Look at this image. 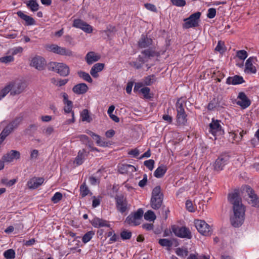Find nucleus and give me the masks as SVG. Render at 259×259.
Here are the masks:
<instances>
[{
    "label": "nucleus",
    "mask_w": 259,
    "mask_h": 259,
    "mask_svg": "<svg viewBox=\"0 0 259 259\" xmlns=\"http://www.w3.org/2000/svg\"><path fill=\"white\" fill-rule=\"evenodd\" d=\"M158 243L161 246L168 248L172 245V241L167 239H160L158 241Z\"/></svg>",
    "instance_id": "40"
},
{
    "label": "nucleus",
    "mask_w": 259,
    "mask_h": 259,
    "mask_svg": "<svg viewBox=\"0 0 259 259\" xmlns=\"http://www.w3.org/2000/svg\"><path fill=\"white\" fill-rule=\"evenodd\" d=\"M176 254L182 257H185L188 255V251L187 248H177L176 249Z\"/></svg>",
    "instance_id": "44"
},
{
    "label": "nucleus",
    "mask_w": 259,
    "mask_h": 259,
    "mask_svg": "<svg viewBox=\"0 0 259 259\" xmlns=\"http://www.w3.org/2000/svg\"><path fill=\"white\" fill-rule=\"evenodd\" d=\"M254 58L253 57L249 58L246 61L245 63V71L247 73H255L256 69L255 67L253 66L252 63Z\"/></svg>",
    "instance_id": "21"
},
{
    "label": "nucleus",
    "mask_w": 259,
    "mask_h": 259,
    "mask_svg": "<svg viewBox=\"0 0 259 259\" xmlns=\"http://www.w3.org/2000/svg\"><path fill=\"white\" fill-rule=\"evenodd\" d=\"M152 39L147 37L142 36L140 39L138 45L141 48H145L152 45Z\"/></svg>",
    "instance_id": "28"
},
{
    "label": "nucleus",
    "mask_w": 259,
    "mask_h": 259,
    "mask_svg": "<svg viewBox=\"0 0 259 259\" xmlns=\"http://www.w3.org/2000/svg\"><path fill=\"white\" fill-rule=\"evenodd\" d=\"M80 195L82 197H84L89 194H92V193L90 192L89 188L87 186L85 182H84L82 184H81L80 186Z\"/></svg>",
    "instance_id": "36"
},
{
    "label": "nucleus",
    "mask_w": 259,
    "mask_h": 259,
    "mask_svg": "<svg viewBox=\"0 0 259 259\" xmlns=\"http://www.w3.org/2000/svg\"><path fill=\"white\" fill-rule=\"evenodd\" d=\"M13 130L8 125L2 131L3 134L6 135L7 136L9 135Z\"/></svg>",
    "instance_id": "61"
},
{
    "label": "nucleus",
    "mask_w": 259,
    "mask_h": 259,
    "mask_svg": "<svg viewBox=\"0 0 259 259\" xmlns=\"http://www.w3.org/2000/svg\"><path fill=\"white\" fill-rule=\"evenodd\" d=\"M13 60L14 57L11 55L3 57L0 58V61L4 63H8L12 62Z\"/></svg>",
    "instance_id": "53"
},
{
    "label": "nucleus",
    "mask_w": 259,
    "mask_h": 259,
    "mask_svg": "<svg viewBox=\"0 0 259 259\" xmlns=\"http://www.w3.org/2000/svg\"><path fill=\"white\" fill-rule=\"evenodd\" d=\"M142 54L144 55L145 57L144 58H145V60L159 56V53L152 48L143 50L142 52Z\"/></svg>",
    "instance_id": "24"
},
{
    "label": "nucleus",
    "mask_w": 259,
    "mask_h": 259,
    "mask_svg": "<svg viewBox=\"0 0 259 259\" xmlns=\"http://www.w3.org/2000/svg\"><path fill=\"white\" fill-rule=\"evenodd\" d=\"M173 5L178 7H183L186 5L185 0H171Z\"/></svg>",
    "instance_id": "56"
},
{
    "label": "nucleus",
    "mask_w": 259,
    "mask_h": 259,
    "mask_svg": "<svg viewBox=\"0 0 259 259\" xmlns=\"http://www.w3.org/2000/svg\"><path fill=\"white\" fill-rule=\"evenodd\" d=\"M220 122V121L213 119L209 125V132L214 136L221 135L224 133Z\"/></svg>",
    "instance_id": "12"
},
{
    "label": "nucleus",
    "mask_w": 259,
    "mask_h": 259,
    "mask_svg": "<svg viewBox=\"0 0 259 259\" xmlns=\"http://www.w3.org/2000/svg\"><path fill=\"white\" fill-rule=\"evenodd\" d=\"M228 200L233 205V215L230 218L231 224L234 227H239L244 222L245 207L237 192L229 194Z\"/></svg>",
    "instance_id": "1"
},
{
    "label": "nucleus",
    "mask_w": 259,
    "mask_h": 259,
    "mask_svg": "<svg viewBox=\"0 0 259 259\" xmlns=\"http://www.w3.org/2000/svg\"><path fill=\"white\" fill-rule=\"evenodd\" d=\"M44 182L43 178L33 177L27 182V186L30 189H34L39 187Z\"/></svg>",
    "instance_id": "18"
},
{
    "label": "nucleus",
    "mask_w": 259,
    "mask_h": 259,
    "mask_svg": "<svg viewBox=\"0 0 259 259\" xmlns=\"http://www.w3.org/2000/svg\"><path fill=\"white\" fill-rule=\"evenodd\" d=\"M216 15V10L214 8H211L208 10V13L207 14V17L208 18H213Z\"/></svg>",
    "instance_id": "54"
},
{
    "label": "nucleus",
    "mask_w": 259,
    "mask_h": 259,
    "mask_svg": "<svg viewBox=\"0 0 259 259\" xmlns=\"http://www.w3.org/2000/svg\"><path fill=\"white\" fill-rule=\"evenodd\" d=\"M48 68L49 70L55 71L62 76H67L70 72L68 66L63 63L50 62L48 65Z\"/></svg>",
    "instance_id": "3"
},
{
    "label": "nucleus",
    "mask_w": 259,
    "mask_h": 259,
    "mask_svg": "<svg viewBox=\"0 0 259 259\" xmlns=\"http://www.w3.org/2000/svg\"><path fill=\"white\" fill-rule=\"evenodd\" d=\"M120 236L123 240L130 239L132 236V232L127 230H123L121 232Z\"/></svg>",
    "instance_id": "47"
},
{
    "label": "nucleus",
    "mask_w": 259,
    "mask_h": 259,
    "mask_svg": "<svg viewBox=\"0 0 259 259\" xmlns=\"http://www.w3.org/2000/svg\"><path fill=\"white\" fill-rule=\"evenodd\" d=\"M215 51L220 52L221 54L224 53L225 51L224 44L221 41H219L215 49Z\"/></svg>",
    "instance_id": "48"
},
{
    "label": "nucleus",
    "mask_w": 259,
    "mask_h": 259,
    "mask_svg": "<svg viewBox=\"0 0 259 259\" xmlns=\"http://www.w3.org/2000/svg\"><path fill=\"white\" fill-rule=\"evenodd\" d=\"M61 96L63 99V103L64 104V112L66 113H71L72 116V119L67 120L66 121V124H70L71 123H73L75 121V119L74 117V112L72 111V102L68 100V95L66 93H62L61 94Z\"/></svg>",
    "instance_id": "5"
},
{
    "label": "nucleus",
    "mask_w": 259,
    "mask_h": 259,
    "mask_svg": "<svg viewBox=\"0 0 259 259\" xmlns=\"http://www.w3.org/2000/svg\"><path fill=\"white\" fill-rule=\"evenodd\" d=\"M81 117L83 121H86L90 122L92 120L89 115V111L87 109L83 110L81 113Z\"/></svg>",
    "instance_id": "42"
},
{
    "label": "nucleus",
    "mask_w": 259,
    "mask_h": 259,
    "mask_svg": "<svg viewBox=\"0 0 259 259\" xmlns=\"http://www.w3.org/2000/svg\"><path fill=\"white\" fill-rule=\"evenodd\" d=\"M104 67V64L103 63L95 64L91 68L90 71L91 74L94 77H97L98 75V73L101 71Z\"/></svg>",
    "instance_id": "27"
},
{
    "label": "nucleus",
    "mask_w": 259,
    "mask_h": 259,
    "mask_svg": "<svg viewBox=\"0 0 259 259\" xmlns=\"http://www.w3.org/2000/svg\"><path fill=\"white\" fill-rule=\"evenodd\" d=\"M85 151L84 149L79 150V152H78V155L77 157L75 158L74 161V162H75L77 165H80L83 163V159H84L85 157Z\"/></svg>",
    "instance_id": "34"
},
{
    "label": "nucleus",
    "mask_w": 259,
    "mask_h": 259,
    "mask_svg": "<svg viewBox=\"0 0 259 259\" xmlns=\"http://www.w3.org/2000/svg\"><path fill=\"white\" fill-rule=\"evenodd\" d=\"M186 105V100L185 99L181 98L178 100L176 103L177 111L185 110L184 107Z\"/></svg>",
    "instance_id": "37"
},
{
    "label": "nucleus",
    "mask_w": 259,
    "mask_h": 259,
    "mask_svg": "<svg viewBox=\"0 0 259 259\" xmlns=\"http://www.w3.org/2000/svg\"><path fill=\"white\" fill-rule=\"evenodd\" d=\"M125 222L132 226H137L140 224V222L134 216V214L129 215L125 220Z\"/></svg>",
    "instance_id": "32"
},
{
    "label": "nucleus",
    "mask_w": 259,
    "mask_h": 259,
    "mask_svg": "<svg viewBox=\"0 0 259 259\" xmlns=\"http://www.w3.org/2000/svg\"><path fill=\"white\" fill-rule=\"evenodd\" d=\"M177 120L179 124L184 125L187 121V114L185 110L177 111Z\"/></svg>",
    "instance_id": "26"
},
{
    "label": "nucleus",
    "mask_w": 259,
    "mask_h": 259,
    "mask_svg": "<svg viewBox=\"0 0 259 259\" xmlns=\"http://www.w3.org/2000/svg\"><path fill=\"white\" fill-rule=\"evenodd\" d=\"M27 8L32 12L37 11L39 9V5L36 0H30L26 3Z\"/></svg>",
    "instance_id": "33"
},
{
    "label": "nucleus",
    "mask_w": 259,
    "mask_h": 259,
    "mask_svg": "<svg viewBox=\"0 0 259 259\" xmlns=\"http://www.w3.org/2000/svg\"><path fill=\"white\" fill-rule=\"evenodd\" d=\"M201 16L199 12L195 13L190 16L188 18L185 19V22L183 25L184 28L188 29L198 26V21Z\"/></svg>",
    "instance_id": "7"
},
{
    "label": "nucleus",
    "mask_w": 259,
    "mask_h": 259,
    "mask_svg": "<svg viewBox=\"0 0 259 259\" xmlns=\"http://www.w3.org/2000/svg\"><path fill=\"white\" fill-rule=\"evenodd\" d=\"M22 119H23L22 117H17L8 125L14 131L15 129L18 127V126L22 122Z\"/></svg>",
    "instance_id": "35"
},
{
    "label": "nucleus",
    "mask_w": 259,
    "mask_h": 259,
    "mask_svg": "<svg viewBox=\"0 0 259 259\" xmlns=\"http://www.w3.org/2000/svg\"><path fill=\"white\" fill-rule=\"evenodd\" d=\"M154 161L152 159H149L144 161V165L150 170H152L154 168Z\"/></svg>",
    "instance_id": "52"
},
{
    "label": "nucleus",
    "mask_w": 259,
    "mask_h": 259,
    "mask_svg": "<svg viewBox=\"0 0 259 259\" xmlns=\"http://www.w3.org/2000/svg\"><path fill=\"white\" fill-rule=\"evenodd\" d=\"M141 93L143 95L144 97L146 99H150L151 96L150 95V89L148 87H144L140 90Z\"/></svg>",
    "instance_id": "46"
},
{
    "label": "nucleus",
    "mask_w": 259,
    "mask_h": 259,
    "mask_svg": "<svg viewBox=\"0 0 259 259\" xmlns=\"http://www.w3.org/2000/svg\"><path fill=\"white\" fill-rule=\"evenodd\" d=\"M246 133V131L244 132L243 130L241 131L239 133V136L238 137H237V134L234 133L233 134V135H234L233 138H234V140H236V141H240L242 140L243 135L244 134H245Z\"/></svg>",
    "instance_id": "60"
},
{
    "label": "nucleus",
    "mask_w": 259,
    "mask_h": 259,
    "mask_svg": "<svg viewBox=\"0 0 259 259\" xmlns=\"http://www.w3.org/2000/svg\"><path fill=\"white\" fill-rule=\"evenodd\" d=\"M142 228L147 231H150L153 229V225L152 223H145L142 225Z\"/></svg>",
    "instance_id": "62"
},
{
    "label": "nucleus",
    "mask_w": 259,
    "mask_h": 259,
    "mask_svg": "<svg viewBox=\"0 0 259 259\" xmlns=\"http://www.w3.org/2000/svg\"><path fill=\"white\" fill-rule=\"evenodd\" d=\"M186 209L190 212H194L195 211L192 202L190 200H188L186 201Z\"/></svg>",
    "instance_id": "58"
},
{
    "label": "nucleus",
    "mask_w": 259,
    "mask_h": 259,
    "mask_svg": "<svg viewBox=\"0 0 259 259\" xmlns=\"http://www.w3.org/2000/svg\"><path fill=\"white\" fill-rule=\"evenodd\" d=\"M47 62L45 59L39 56H36L31 60L30 65L38 70H42L45 68Z\"/></svg>",
    "instance_id": "11"
},
{
    "label": "nucleus",
    "mask_w": 259,
    "mask_h": 259,
    "mask_svg": "<svg viewBox=\"0 0 259 259\" xmlns=\"http://www.w3.org/2000/svg\"><path fill=\"white\" fill-rule=\"evenodd\" d=\"M97 145L101 147H109L111 145V142L110 141H105L104 140H101L100 141L97 142Z\"/></svg>",
    "instance_id": "55"
},
{
    "label": "nucleus",
    "mask_w": 259,
    "mask_h": 259,
    "mask_svg": "<svg viewBox=\"0 0 259 259\" xmlns=\"http://www.w3.org/2000/svg\"><path fill=\"white\" fill-rule=\"evenodd\" d=\"M55 132V129L53 126L46 125L41 128L42 134L47 137L50 136Z\"/></svg>",
    "instance_id": "31"
},
{
    "label": "nucleus",
    "mask_w": 259,
    "mask_h": 259,
    "mask_svg": "<svg viewBox=\"0 0 259 259\" xmlns=\"http://www.w3.org/2000/svg\"><path fill=\"white\" fill-rule=\"evenodd\" d=\"M195 225L198 232L201 234L205 236L211 234V228L205 221L196 220L195 221Z\"/></svg>",
    "instance_id": "9"
},
{
    "label": "nucleus",
    "mask_w": 259,
    "mask_h": 259,
    "mask_svg": "<svg viewBox=\"0 0 259 259\" xmlns=\"http://www.w3.org/2000/svg\"><path fill=\"white\" fill-rule=\"evenodd\" d=\"M244 82L243 77L241 76L236 75L232 77H229L227 79L226 83L228 84L236 85L241 84Z\"/></svg>",
    "instance_id": "20"
},
{
    "label": "nucleus",
    "mask_w": 259,
    "mask_h": 259,
    "mask_svg": "<svg viewBox=\"0 0 259 259\" xmlns=\"http://www.w3.org/2000/svg\"><path fill=\"white\" fill-rule=\"evenodd\" d=\"M244 190L247 193L250 200L248 203L250 204L252 206L258 207L259 206V199L257 196L255 194L253 190L249 186H246Z\"/></svg>",
    "instance_id": "10"
},
{
    "label": "nucleus",
    "mask_w": 259,
    "mask_h": 259,
    "mask_svg": "<svg viewBox=\"0 0 259 259\" xmlns=\"http://www.w3.org/2000/svg\"><path fill=\"white\" fill-rule=\"evenodd\" d=\"M93 231H89L86 233L82 237V241L84 243L88 242L92 238L94 235Z\"/></svg>",
    "instance_id": "43"
},
{
    "label": "nucleus",
    "mask_w": 259,
    "mask_h": 259,
    "mask_svg": "<svg viewBox=\"0 0 259 259\" xmlns=\"http://www.w3.org/2000/svg\"><path fill=\"white\" fill-rule=\"evenodd\" d=\"M20 157V153L18 151L12 150L3 156L2 160L6 162H11L14 159H19Z\"/></svg>",
    "instance_id": "17"
},
{
    "label": "nucleus",
    "mask_w": 259,
    "mask_h": 259,
    "mask_svg": "<svg viewBox=\"0 0 259 259\" xmlns=\"http://www.w3.org/2000/svg\"><path fill=\"white\" fill-rule=\"evenodd\" d=\"M163 200V195L161 192V188L160 186H156L152 190L151 207L155 210L159 209L162 204Z\"/></svg>",
    "instance_id": "2"
},
{
    "label": "nucleus",
    "mask_w": 259,
    "mask_h": 259,
    "mask_svg": "<svg viewBox=\"0 0 259 259\" xmlns=\"http://www.w3.org/2000/svg\"><path fill=\"white\" fill-rule=\"evenodd\" d=\"M62 198V194L60 192H56L52 197V201L56 203L58 202Z\"/></svg>",
    "instance_id": "51"
},
{
    "label": "nucleus",
    "mask_w": 259,
    "mask_h": 259,
    "mask_svg": "<svg viewBox=\"0 0 259 259\" xmlns=\"http://www.w3.org/2000/svg\"><path fill=\"white\" fill-rule=\"evenodd\" d=\"M144 219L147 221H154L156 219V215L152 210H148L144 215Z\"/></svg>",
    "instance_id": "41"
},
{
    "label": "nucleus",
    "mask_w": 259,
    "mask_h": 259,
    "mask_svg": "<svg viewBox=\"0 0 259 259\" xmlns=\"http://www.w3.org/2000/svg\"><path fill=\"white\" fill-rule=\"evenodd\" d=\"M92 224L94 227L96 228H100L103 227H110V224L107 221L98 218H94L92 220Z\"/></svg>",
    "instance_id": "23"
},
{
    "label": "nucleus",
    "mask_w": 259,
    "mask_h": 259,
    "mask_svg": "<svg viewBox=\"0 0 259 259\" xmlns=\"http://www.w3.org/2000/svg\"><path fill=\"white\" fill-rule=\"evenodd\" d=\"M17 14L20 18L25 21V25H32L35 24V22L34 19L32 17L25 14L22 11L17 12Z\"/></svg>",
    "instance_id": "22"
},
{
    "label": "nucleus",
    "mask_w": 259,
    "mask_h": 259,
    "mask_svg": "<svg viewBox=\"0 0 259 259\" xmlns=\"http://www.w3.org/2000/svg\"><path fill=\"white\" fill-rule=\"evenodd\" d=\"M4 256L6 259H13L15 257V252L13 249H8L4 252Z\"/></svg>",
    "instance_id": "39"
},
{
    "label": "nucleus",
    "mask_w": 259,
    "mask_h": 259,
    "mask_svg": "<svg viewBox=\"0 0 259 259\" xmlns=\"http://www.w3.org/2000/svg\"><path fill=\"white\" fill-rule=\"evenodd\" d=\"M167 167L164 165L158 166L154 172V176L157 178H162L167 171Z\"/></svg>",
    "instance_id": "29"
},
{
    "label": "nucleus",
    "mask_w": 259,
    "mask_h": 259,
    "mask_svg": "<svg viewBox=\"0 0 259 259\" xmlns=\"http://www.w3.org/2000/svg\"><path fill=\"white\" fill-rule=\"evenodd\" d=\"M155 80V76L154 75H149L144 78V83L147 85L152 84Z\"/></svg>",
    "instance_id": "45"
},
{
    "label": "nucleus",
    "mask_w": 259,
    "mask_h": 259,
    "mask_svg": "<svg viewBox=\"0 0 259 259\" xmlns=\"http://www.w3.org/2000/svg\"><path fill=\"white\" fill-rule=\"evenodd\" d=\"M68 79H60L56 81V82H54V83L58 86L61 87L62 85H65L68 82Z\"/></svg>",
    "instance_id": "64"
},
{
    "label": "nucleus",
    "mask_w": 259,
    "mask_h": 259,
    "mask_svg": "<svg viewBox=\"0 0 259 259\" xmlns=\"http://www.w3.org/2000/svg\"><path fill=\"white\" fill-rule=\"evenodd\" d=\"M116 205L117 210L121 213H124L128 209L127 202L123 196H117L115 198Z\"/></svg>",
    "instance_id": "13"
},
{
    "label": "nucleus",
    "mask_w": 259,
    "mask_h": 259,
    "mask_svg": "<svg viewBox=\"0 0 259 259\" xmlns=\"http://www.w3.org/2000/svg\"><path fill=\"white\" fill-rule=\"evenodd\" d=\"M147 61V60H145V58L143 57L139 56L137 61H132L130 63V64L132 66L138 69L141 68L142 67L144 63Z\"/></svg>",
    "instance_id": "30"
},
{
    "label": "nucleus",
    "mask_w": 259,
    "mask_h": 259,
    "mask_svg": "<svg viewBox=\"0 0 259 259\" xmlns=\"http://www.w3.org/2000/svg\"><path fill=\"white\" fill-rule=\"evenodd\" d=\"M229 157L226 155L219 156L215 161L213 164L214 170L220 171L223 169L224 166L227 163Z\"/></svg>",
    "instance_id": "14"
},
{
    "label": "nucleus",
    "mask_w": 259,
    "mask_h": 259,
    "mask_svg": "<svg viewBox=\"0 0 259 259\" xmlns=\"http://www.w3.org/2000/svg\"><path fill=\"white\" fill-rule=\"evenodd\" d=\"M143 210L140 208L136 212H135L133 214L134 216L137 219V220L140 222L141 220L143 215Z\"/></svg>",
    "instance_id": "57"
},
{
    "label": "nucleus",
    "mask_w": 259,
    "mask_h": 259,
    "mask_svg": "<svg viewBox=\"0 0 259 259\" xmlns=\"http://www.w3.org/2000/svg\"><path fill=\"white\" fill-rule=\"evenodd\" d=\"M9 87L10 86H5V88L0 91V100L10 92V89Z\"/></svg>",
    "instance_id": "50"
},
{
    "label": "nucleus",
    "mask_w": 259,
    "mask_h": 259,
    "mask_svg": "<svg viewBox=\"0 0 259 259\" xmlns=\"http://www.w3.org/2000/svg\"><path fill=\"white\" fill-rule=\"evenodd\" d=\"M46 50L54 53L67 56H72L73 52L69 49L58 46L55 44L47 45L46 46Z\"/></svg>",
    "instance_id": "6"
},
{
    "label": "nucleus",
    "mask_w": 259,
    "mask_h": 259,
    "mask_svg": "<svg viewBox=\"0 0 259 259\" xmlns=\"http://www.w3.org/2000/svg\"><path fill=\"white\" fill-rule=\"evenodd\" d=\"M171 229L175 235L179 237L188 239H191L192 237L190 231L186 227L172 226Z\"/></svg>",
    "instance_id": "8"
},
{
    "label": "nucleus",
    "mask_w": 259,
    "mask_h": 259,
    "mask_svg": "<svg viewBox=\"0 0 259 259\" xmlns=\"http://www.w3.org/2000/svg\"><path fill=\"white\" fill-rule=\"evenodd\" d=\"M88 90V87L85 83H78L74 85L72 89L73 92L78 95L85 93Z\"/></svg>",
    "instance_id": "19"
},
{
    "label": "nucleus",
    "mask_w": 259,
    "mask_h": 259,
    "mask_svg": "<svg viewBox=\"0 0 259 259\" xmlns=\"http://www.w3.org/2000/svg\"><path fill=\"white\" fill-rule=\"evenodd\" d=\"M100 59V55L94 52H89L85 56V60L88 64H92Z\"/></svg>",
    "instance_id": "25"
},
{
    "label": "nucleus",
    "mask_w": 259,
    "mask_h": 259,
    "mask_svg": "<svg viewBox=\"0 0 259 259\" xmlns=\"http://www.w3.org/2000/svg\"><path fill=\"white\" fill-rule=\"evenodd\" d=\"M145 7L147 9L150 10L151 11L155 12L157 11V9L156 8V7L153 4H148V3L145 4Z\"/></svg>",
    "instance_id": "63"
},
{
    "label": "nucleus",
    "mask_w": 259,
    "mask_h": 259,
    "mask_svg": "<svg viewBox=\"0 0 259 259\" xmlns=\"http://www.w3.org/2000/svg\"><path fill=\"white\" fill-rule=\"evenodd\" d=\"M236 103L243 109H245L250 105L251 102L244 93L240 92L238 96V101Z\"/></svg>",
    "instance_id": "16"
},
{
    "label": "nucleus",
    "mask_w": 259,
    "mask_h": 259,
    "mask_svg": "<svg viewBox=\"0 0 259 259\" xmlns=\"http://www.w3.org/2000/svg\"><path fill=\"white\" fill-rule=\"evenodd\" d=\"M73 26L76 28H80L87 33H91L93 30L91 26L79 19L74 20Z\"/></svg>",
    "instance_id": "15"
},
{
    "label": "nucleus",
    "mask_w": 259,
    "mask_h": 259,
    "mask_svg": "<svg viewBox=\"0 0 259 259\" xmlns=\"http://www.w3.org/2000/svg\"><path fill=\"white\" fill-rule=\"evenodd\" d=\"M6 86H10L11 95L14 96L23 92L26 87V84L22 80L16 79L10 82Z\"/></svg>",
    "instance_id": "4"
},
{
    "label": "nucleus",
    "mask_w": 259,
    "mask_h": 259,
    "mask_svg": "<svg viewBox=\"0 0 259 259\" xmlns=\"http://www.w3.org/2000/svg\"><path fill=\"white\" fill-rule=\"evenodd\" d=\"M80 140L83 142V144L87 145L90 143V140L89 137L84 135H79L78 136Z\"/></svg>",
    "instance_id": "59"
},
{
    "label": "nucleus",
    "mask_w": 259,
    "mask_h": 259,
    "mask_svg": "<svg viewBox=\"0 0 259 259\" xmlns=\"http://www.w3.org/2000/svg\"><path fill=\"white\" fill-rule=\"evenodd\" d=\"M78 74L80 77L82 78L85 81L90 83L93 81L91 77L89 74L87 72L80 71L78 72Z\"/></svg>",
    "instance_id": "38"
},
{
    "label": "nucleus",
    "mask_w": 259,
    "mask_h": 259,
    "mask_svg": "<svg viewBox=\"0 0 259 259\" xmlns=\"http://www.w3.org/2000/svg\"><path fill=\"white\" fill-rule=\"evenodd\" d=\"M237 57L241 60H245L247 57V53L245 50H240L237 52Z\"/></svg>",
    "instance_id": "49"
}]
</instances>
